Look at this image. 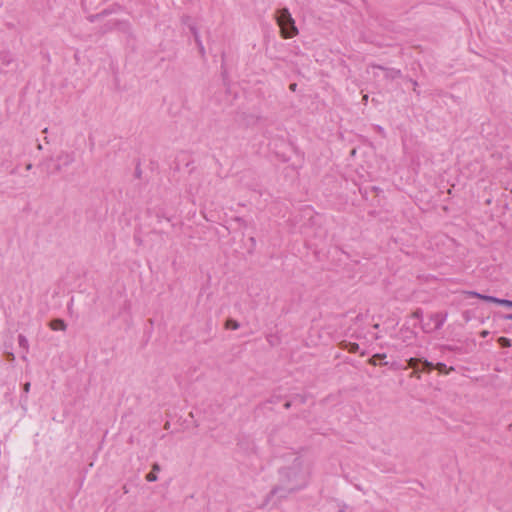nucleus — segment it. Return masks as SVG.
Here are the masks:
<instances>
[{
    "label": "nucleus",
    "instance_id": "nucleus-1",
    "mask_svg": "<svg viewBox=\"0 0 512 512\" xmlns=\"http://www.w3.org/2000/svg\"><path fill=\"white\" fill-rule=\"evenodd\" d=\"M279 472L282 480L287 483L289 491H295L305 486L309 475L308 468L304 466V462L299 456L294 458L292 466L283 467Z\"/></svg>",
    "mask_w": 512,
    "mask_h": 512
},
{
    "label": "nucleus",
    "instance_id": "nucleus-2",
    "mask_svg": "<svg viewBox=\"0 0 512 512\" xmlns=\"http://www.w3.org/2000/svg\"><path fill=\"white\" fill-rule=\"evenodd\" d=\"M276 20L281 29V35L284 38H292L298 33L295 21L287 8H282L277 11Z\"/></svg>",
    "mask_w": 512,
    "mask_h": 512
},
{
    "label": "nucleus",
    "instance_id": "nucleus-3",
    "mask_svg": "<svg viewBox=\"0 0 512 512\" xmlns=\"http://www.w3.org/2000/svg\"><path fill=\"white\" fill-rule=\"evenodd\" d=\"M56 160L58 164L55 166L52 173H59L62 171L63 167L70 166L75 161V156L72 152L62 151L58 154Z\"/></svg>",
    "mask_w": 512,
    "mask_h": 512
},
{
    "label": "nucleus",
    "instance_id": "nucleus-4",
    "mask_svg": "<svg viewBox=\"0 0 512 512\" xmlns=\"http://www.w3.org/2000/svg\"><path fill=\"white\" fill-rule=\"evenodd\" d=\"M429 319L431 322L434 323V326H433V328H426V326H422V330L425 333H431L435 330H439L443 326L444 322L447 319V313H442V312L433 313L430 315Z\"/></svg>",
    "mask_w": 512,
    "mask_h": 512
},
{
    "label": "nucleus",
    "instance_id": "nucleus-5",
    "mask_svg": "<svg viewBox=\"0 0 512 512\" xmlns=\"http://www.w3.org/2000/svg\"><path fill=\"white\" fill-rule=\"evenodd\" d=\"M371 67L383 70L385 72L386 79L394 80L402 76L401 70L396 68H388L378 64H372Z\"/></svg>",
    "mask_w": 512,
    "mask_h": 512
},
{
    "label": "nucleus",
    "instance_id": "nucleus-6",
    "mask_svg": "<svg viewBox=\"0 0 512 512\" xmlns=\"http://www.w3.org/2000/svg\"><path fill=\"white\" fill-rule=\"evenodd\" d=\"M466 294L470 297H476L483 301L492 302V303H496V304H498V301H500V298H497L494 296H489V295H484V294L478 293L476 291H467Z\"/></svg>",
    "mask_w": 512,
    "mask_h": 512
},
{
    "label": "nucleus",
    "instance_id": "nucleus-7",
    "mask_svg": "<svg viewBox=\"0 0 512 512\" xmlns=\"http://www.w3.org/2000/svg\"><path fill=\"white\" fill-rule=\"evenodd\" d=\"M13 62V57L8 51H0V68L8 67Z\"/></svg>",
    "mask_w": 512,
    "mask_h": 512
},
{
    "label": "nucleus",
    "instance_id": "nucleus-8",
    "mask_svg": "<svg viewBox=\"0 0 512 512\" xmlns=\"http://www.w3.org/2000/svg\"><path fill=\"white\" fill-rule=\"evenodd\" d=\"M421 361H422L421 358H413V357L407 360L406 368L413 369L412 376L417 375V373L419 372V365L421 364Z\"/></svg>",
    "mask_w": 512,
    "mask_h": 512
},
{
    "label": "nucleus",
    "instance_id": "nucleus-9",
    "mask_svg": "<svg viewBox=\"0 0 512 512\" xmlns=\"http://www.w3.org/2000/svg\"><path fill=\"white\" fill-rule=\"evenodd\" d=\"M50 327L52 330H66L67 325L62 319H54L50 322Z\"/></svg>",
    "mask_w": 512,
    "mask_h": 512
},
{
    "label": "nucleus",
    "instance_id": "nucleus-10",
    "mask_svg": "<svg viewBox=\"0 0 512 512\" xmlns=\"http://www.w3.org/2000/svg\"><path fill=\"white\" fill-rule=\"evenodd\" d=\"M190 30L193 33V36L195 38V42L197 43V45L199 47L200 53L204 54V47H203L202 42L200 40V36H199V33H198L197 29L194 26H191Z\"/></svg>",
    "mask_w": 512,
    "mask_h": 512
},
{
    "label": "nucleus",
    "instance_id": "nucleus-11",
    "mask_svg": "<svg viewBox=\"0 0 512 512\" xmlns=\"http://www.w3.org/2000/svg\"><path fill=\"white\" fill-rule=\"evenodd\" d=\"M18 344L21 348H23L25 350V352H28L29 344H28L27 338L24 335H22V334L18 335Z\"/></svg>",
    "mask_w": 512,
    "mask_h": 512
},
{
    "label": "nucleus",
    "instance_id": "nucleus-12",
    "mask_svg": "<svg viewBox=\"0 0 512 512\" xmlns=\"http://www.w3.org/2000/svg\"><path fill=\"white\" fill-rule=\"evenodd\" d=\"M421 365H422V370L425 372H431L435 367V365L432 362H430L426 359H422Z\"/></svg>",
    "mask_w": 512,
    "mask_h": 512
},
{
    "label": "nucleus",
    "instance_id": "nucleus-13",
    "mask_svg": "<svg viewBox=\"0 0 512 512\" xmlns=\"http://www.w3.org/2000/svg\"><path fill=\"white\" fill-rule=\"evenodd\" d=\"M225 327L227 329H232V330H237L239 329L240 327V324L238 321L234 320V319H228L225 323Z\"/></svg>",
    "mask_w": 512,
    "mask_h": 512
},
{
    "label": "nucleus",
    "instance_id": "nucleus-14",
    "mask_svg": "<svg viewBox=\"0 0 512 512\" xmlns=\"http://www.w3.org/2000/svg\"><path fill=\"white\" fill-rule=\"evenodd\" d=\"M434 369H437L439 372H441V373H446V374H447V373H449L450 371H453V370H454V368H453V367H450L449 369H447L446 364L441 363V362L437 363V364L435 365Z\"/></svg>",
    "mask_w": 512,
    "mask_h": 512
},
{
    "label": "nucleus",
    "instance_id": "nucleus-15",
    "mask_svg": "<svg viewBox=\"0 0 512 512\" xmlns=\"http://www.w3.org/2000/svg\"><path fill=\"white\" fill-rule=\"evenodd\" d=\"M384 358H386V354H379V353H377V354L373 355V356L369 359V363H370L371 365H374V366H375V365H377V361L382 360V359H384Z\"/></svg>",
    "mask_w": 512,
    "mask_h": 512
},
{
    "label": "nucleus",
    "instance_id": "nucleus-16",
    "mask_svg": "<svg viewBox=\"0 0 512 512\" xmlns=\"http://www.w3.org/2000/svg\"><path fill=\"white\" fill-rule=\"evenodd\" d=\"M498 343L500 344L501 347H504V348L511 346V340L506 337H500L498 339Z\"/></svg>",
    "mask_w": 512,
    "mask_h": 512
},
{
    "label": "nucleus",
    "instance_id": "nucleus-17",
    "mask_svg": "<svg viewBox=\"0 0 512 512\" xmlns=\"http://www.w3.org/2000/svg\"><path fill=\"white\" fill-rule=\"evenodd\" d=\"M346 348L349 352L356 353L359 350V345L357 343H348Z\"/></svg>",
    "mask_w": 512,
    "mask_h": 512
},
{
    "label": "nucleus",
    "instance_id": "nucleus-18",
    "mask_svg": "<svg viewBox=\"0 0 512 512\" xmlns=\"http://www.w3.org/2000/svg\"><path fill=\"white\" fill-rule=\"evenodd\" d=\"M157 475L156 473L154 472H149L147 475H146V480L149 481V482H155L157 480Z\"/></svg>",
    "mask_w": 512,
    "mask_h": 512
},
{
    "label": "nucleus",
    "instance_id": "nucleus-19",
    "mask_svg": "<svg viewBox=\"0 0 512 512\" xmlns=\"http://www.w3.org/2000/svg\"><path fill=\"white\" fill-rule=\"evenodd\" d=\"M498 304L502 305V306H506V307L512 308V301L511 300L500 299V301H498Z\"/></svg>",
    "mask_w": 512,
    "mask_h": 512
},
{
    "label": "nucleus",
    "instance_id": "nucleus-20",
    "mask_svg": "<svg viewBox=\"0 0 512 512\" xmlns=\"http://www.w3.org/2000/svg\"><path fill=\"white\" fill-rule=\"evenodd\" d=\"M412 317L421 320L423 317V312L421 309H417L413 312Z\"/></svg>",
    "mask_w": 512,
    "mask_h": 512
},
{
    "label": "nucleus",
    "instance_id": "nucleus-21",
    "mask_svg": "<svg viewBox=\"0 0 512 512\" xmlns=\"http://www.w3.org/2000/svg\"><path fill=\"white\" fill-rule=\"evenodd\" d=\"M409 82L412 84L413 90H414L417 94H419V92H418V91H417V89H416V88H417V86H418L417 81H415V80H413V79H409Z\"/></svg>",
    "mask_w": 512,
    "mask_h": 512
},
{
    "label": "nucleus",
    "instance_id": "nucleus-22",
    "mask_svg": "<svg viewBox=\"0 0 512 512\" xmlns=\"http://www.w3.org/2000/svg\"><path fill=\"white\" fill-rule=\"evenodd\" d=\"M30 383L29 382H26L24 385H23V391L25 394H27L29 391H30Z\"/></svg>",
    "mask_w": 512,
    "mask_h": 512
},
{
    "label": "nucleus",
    "instance_id": "nucleus-23",
    "mask_svg": "<svg viewBox=\"0 0 512 512\" xmlns=\"http://www.w3.org/2000/svg\"><path fill=\"white\" fill-rule=\"evenodd\" d=\"M160 469L161 468H160V465L158 463H154L152 465V472L156 473V472L160 471Z\"/></svg>",
    "mask_w": 512,
    "mask_h": 512
},
{
    "label": "nucleus",
    "instance_id": "nucleus-24",
    "mask_svg": "<svg viewBox=\"0 0 512 512\" xmlns=\"http://www.w3.org/2000/svg\"><path fill=\"white\" fill-rule=\"evenodd\" d=\"M99 17H100V15H99V14H97V15H93V16H90V17H89V20H90V22H94V21H95L96 19H98Z\"/></svg>",
    "mask_w": 512,
    "mask_h": 512
},
{
    "label": "nucleus",
    "instance_id": "nucleus-25",
    "mask_svg": "<svg viewBox=\"0 0 512 512\" xmlns=\"http://www.w3.org/2000/svg\"><path fill=\"white\" fill-rule=\"evenodd\" d=\"M375 129L377 130L378 133L384 134V129L381 126H376Z\"/></svg>",
    "mask_w": 512,
    "mask_h": 512
},
{
    "label": "nucleus",
    "instance_id": "nucleus-26",
    "mask_svg": "<svg viewBox=\"0 0 512 512\" xmlns=\"http://www.w3.org/2000/svg\"><path fill=\"white\" fill-rule=\"evenodd\" d=\"M503 318L506 320H512V313L504 315Z\"/></svg>",
    "mask_w": 512,
    "mask_h": 512
},
{
    "label": "nucleus",
    "instance_id": "nucleus-27",
    "mask_svg": "<svg viewBox=\"0 0 512 512\" xmlns=\"http://www.w3.org/2000/svg\"><path fill=\"white\" fill-rule=\"evenodd\" d=\"M296 86H297V85H296L295 83H293V84H291V85H290V89L294 91V90H295V88H296Z\"/></svg>",
    "mask_w": 512,
    "mask_h": 512
},
{
    "label": "nucleus",
    "instance_id": "nucleus-28",
    "mask_svg": "<svg viewBox=\"0 0 512 512\" xmlns=\"http://www.w3.org/2000/svg\"><path fill=\"white\" fill-rule=\"evenodd\" d=\"M31 168H32V164H31V163H29V164H27V165H26V169H27V170H30Z\"/></svg>",
    "mask_w": 512,
    "mask_h": 512
},
{
    "label": "nucleus",
    "instance_id": "nucleus-29",
    "mask_svg": "<svg viewBox=\"0 0 512 512\" xmlns=\"http://www.w3.org/2000/svg\"><path fill=\"white\" fill-rule=\"evenodd\" d=\"M21 401H23V402H25V403H26V402H27V396L25 395L24 397H22V398H21Z\"/></svg>",
    "mask_w": 512,
    "mask_h": 512
},
{
    "label": "nucleus",
    "instance_id": "nucleus-30",
    "mask_svg": "<svg viewBox=\"0 0 512 512\" xmlns=\"http://www.w3.org/2000/svg\"><path fill=\"white\" fill-rule=\"evenodd\" d=\"M422 326H426V328H432L429 323H425Z\"/></svg>",
    "mask_w": 512,
    "mask_h": 512
},
{
    "label": "nucleus",
    "instance_id": "nucleus-31",
    "mask_svg": "<svg viewBox=\"0 0 512 512\" xmlns=\"http://www.w3.org/2000/svg\"><path fill=\"white\" fill-rule=\"evenodd\" d=\"M284 406H285V408H289L290 407V403L286 402Z\"/></svg>",
    "mask_w": 512,
    "mask_h": 512
},
{
    "label": "nucleus",
    "instance_id": "nucleus-32",
    "mask_svg": "<svg viewBox=\"0 0 512 512\" xmlns=\"http://www.w3.org/2000/svg\"><path fill=\"white\" fill-rule=\"evenodd\" d=\"M487 334H488V332H487V331H483V332H482V336H484V337H485Z\"/></svg>",
    "mask_w": 512,
    "mask_h": 512
},
{
    "label": "nucleus",
    "instance_id": "nucleus-33",
    "mask_svg": "<svg viewBox=\"0 0 512 512\" xmlns=\"http://www.w3.org/2000/svg\"><path fill=\"white\" fill-rule=\"evenodd\" d=\"M363 100H364V101H367V100H368V96H367V95H364Z\"/></svg>",
    "mask_w": 512,
    "mask_h": 512
},
{
    "label": "nucleus",
    "instance_id": "nucleus-34",
    "mask_svg": "<svg viewBox=\"0 0 512 512\" xmlns=\"http://www.w3.org/2000/svg\"><path fill=\"white\" fill-rule=\"evenodd\" d=\"M37 148H38L39 150H41V149H42V145H41V144H38Z\"/></svg>",
    "mask_w": 512,
    "mask_h": 512
},
{
    "label": "nucleus",
    "instance_id": "nucleus-35",
    "mask_svg": "<svg viewBox=\"0 0 512 512\" xmlns=\"http://www.w3.org/2000/svg\"><path fill=\"white\" fill-rule=\"evenodd\" d=\"M165 428H169V422H166Z\"/></svg>",
    "mask_w": 512,
    "mask_h": 512
},
{
    "label": "nucleus",
    "instance_id": "nucleus-36",
    "mask_svg": "<svg viewBox=\"0 0 512 512\" xmlns=\"http://www.w3.org/2000/svg\"><path fill=\"white\" fill-rule=\"evenodd\" d=\"M165 428H169V422H166Z\"/></svg>",
    "mask_w": 512,
    "mask_h": 512
},
{
    "label": "nucleus",
    "instance_id": "nucleus-37",
    "mask_svg": "<svg viewBox=\"0 0 512 512\" xmlns=\"http://www.w3.org/2000/svg\"><path fill=\"white\" fill-rule=\"evenodd\" d=\"M165 428H169V422H166Z\"/></svg>",
    "mask_w": 512,
    "mask_h": 512
}]
</instances>
